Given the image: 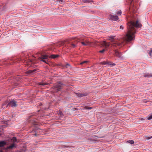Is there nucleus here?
Masks as SVG:
<instances>
[{"label":"nucleus","instance_id":"f257e3e1","mask_svg":"<svg viewBox=\"0 0 152 152\" xmlns=\"http://www.w3.org/2000/svg\"><path fill=\"white\" fill-rule=\"evenodd\" d=\"M128 32L125 37V39L126 41H129L134 39V34L135 33L134 27L137 28L140 27L141 25L139 23L138 21H137L136 23L134 22L131 21L128 23Z\"/></svg>","mask_w":152,"mask_h":152},{"label":"nucleus","instance_id":"f03ea898","mask_svg":"<svg viewBox=\"0 0 152 152\" xmlns=\"http://www.w3.org/2000/svg\"><path fill=\"white\" fill-rule=\"evenodd\" d=\"M99 43L102 45V47H104L105 48L108 47L110 45L109 42H107L105 41L100 42H99Z\"/></svg>","mask_w":152,"mask_h":152},{"label":"nucleus","instance_id":"7ed1b4c3","mask_svg":"<svg viewBox=\"0 0 152 152\" xmlns=\"http://www.w3.org/2000/svg\"><path fill=\"white\" fill-rule=\"evenodd\" d=\"M110 18L111 20L115 21H116L118 19V17L115 15H111L110 16Z\"/></svg>","mask_w":152,"mask_h":152},{"label":"nucleus","instance_id":"20e7f679","mask_svg":"<svg viewBox=\"0 0 152 152\" xmlns=\"http://www.w3.org/2000/svg\"><path fill=\"white\" fill-rule=\"evenodd\" d=\"M115 55L118 57L119 58H122V54L120 53L118 51L115 50Z\"/></svg>","mask_w":152,"mask_h":152},{"label":"nucleus","instance_id":"39448f33","mask_svg":"<svg viewBox=\"0 0 152 152\" xmlns=\"http://www.w3.org/2000/svg\"><path fill=\"white\" fill-rule=\"evenodd\" d=\"M9 105L11 107H15L16 106V102L13 100L11 101L9 103Z\"/></svg>","mask_w":152,"mask_h":152},{"label":"nucleus","instance_id":"423d86ee","mask_svg":"<svg viewBox=\"0 0 152 152\" xmlns=\"http://www.w3.org/2000/svg\"><path fill=\"white\" fill-rule=\"evenodd\" d=\"M81 44L83 45L87 46L90 45L91 43L87 40H85L84 42H82Z\"/></svg>","mask_w":152,"mask_h":152},{"label":"nucleus","instance_id":"0eeeda50","mask_svg":"<svg viewBox=\"0 0 152 152\" xmlns=\"http://www.w3.org/2000/svg\"><path fill=\"white\" fill-rule=\"evenodd\" d=\"M55 88L58 90H60L61 89V86L60 84H58L55 86Z\"/></svg>","mask_w":152,"mask_h":152},{"label":"nucleus","instance_id":"6e6552de","mask_svg":"<svg viewBox=\"0 0 152 152\" xmlns=\"http://www.w3.org/2000/svg\"><path fill=\"white\" fill-rule=\"evenodd\" d=\"M6 142L4 141L0 142V147H2L6 145Z\"/></svg>","mask_w":152,"mask_h":152},{"label":"nucleus","instance_id":"1a4fd4ad","mask_svg":"<svg viewBox=\"0 0 152 152\" xmlns=\"http://www.w3.org/2000/svg\"><path fill=\"white\" fill-rule=\"evenodd\" d=\"M114 39V37L113 36H110L109 37L108 40L110 41L111 42H113V40Z\"/></svg>","mask_w":152,"mask_h":152},{"label":"nucleus","instance_id":"9d476101","mask_svg":"<svg viewBox=\"0 0 152 152\" xmlns=\"http://www.w3.org/2000/svg\"><path fill=\"white\" fill-rule=\"evenodd\" d=\"M145 119L147 120H150L152 119V114L149 115L148 117L146 118Z\"/></svg>","mask_w":152,"mask_h":152},{"label":"nucleus","instance_id":"9b49d317","mask_svg":"<svg viewBox=\"0 0 152 152\" xmlns=\"http://www.w3.org/2000/svg\"><path fill=\"white\" fill-rule=\"evenodd\" d=\"M15 147V145L14 144H13L12 145H10V146L8 147L7 148V149H12L13 148Z\"/></svg>","mask_w":152,"mask_h":152},{"label":"nucleus","instance_id":"f8f14e48","mask_svg":"<svg viewBox=\"0 0 152 152\" xmlns=\"http://www.w3.org/2000/svg\"><path fill=\"white\" fill-rule=\"evenodd\" d=\"M48 57V56L47 55H43L41 58H41L43 59H47Z\"/></svg>","mask_w":152,"mask_h":152},{"label":"nucleus","instance_id":"ddd939ff","mask_svg":"<svg viewBox=\"0 0 152 152\" xmlns=\"http://www.w3.org/2000/svg\"><path fill=\"white\" fill-rule=\"evenodd\" d=\"M145 77H152V74L148 73L145 75Z\"/></svg>","mask_w":152,"mask_h":152},{"label":"nucleus","instance_id":"4468645a","mask_svg":"<svg viewBox=\"0 0 152 152\" xmlns=\"http://www.w3.org/2000/svg\"><path fill=\"white\" fill-rule=\"evenodd\" d=\"M57 56H58L57 55H52L50 56V58H56Z\"/></svg>","mask_w":152,"mask_h":152},{"label":"nucleus","instance_id":"2eb2a0df","mask_svg":"<svg viewBox=\"0 0 152 152\" xmlns=\"http://www.w3.org/2000/svg\"><path fill=\"white\" fill-rule=\"evenodd\" d=\"M127 142L131 144H133L134 143V141L132 140L127 141Z\"/></svg>","mask_w":152,"mask_h":152},{"label":"nucleus","instance_id":"dca6fc26","mask_svg":"<svg viewBox=\"0 0 152 152\" xmlns=\"http://www.w3.org/2000/svg\"><path fill=\"white\" fill-rule=\"evenodd\" d=\"M45 59H42V58H39V60L42 61H43L44 62L46 63H47V61H46L45 60H44Z\"/></svg>","mask_w":152,"mask_h":152},{"label":"nucleus","instance_id":"f3484780","mask_svg":"<svg viewBox=\"0 0 152 152\" xmlns=\"http://www.w3.org/2000/svg\"><path fill=\"white\" fill-rule=\"evenodd\" d=\"M12 140L14 142H15L16 141V139L15 137H14L12 138Z\"/></svg>","mask_w":152,"mask_h":152},{"label":"nucleus","instance_id":"a211bd4d","mask_svg":"<svg viewBox=\"0 0 152 152\" xmlns=\"http://www.w3.org/2000/svg\"><path fill=\"white\" fill-rule=\"evenodd\" d=\"M121 13L122 12H121V11H119L117 12V14L118 15H121Z\"/></svg>","mask_w":152,"mask_h":152},{"label":"nucleus","instance_id":"6ab92c4d","mask_svg":"<svg viewBox=\"0 0 152 152\" xmlns=\"http://www.w3.org/2000/svg\"><path fill=\"white\" fill-rule=\"evenodd\" d=\"M88 62V61H84L82 62L81 63H80V64H82L84 63H87Z\"/></svg>","mask_w":152,"mask_h":152},{"label":"nucleus","instance_id":"aec40b11","mask_svg":"<svg viewBox=\"0 0 152 152\" xmlns=\"http://www.w3.org/2000/svg\"><path fill=\"white\" fill-rule=\"evenodd\" d=\"M78 96L79 97H82L84 96V95L83 94H78Z\"/></svg>","mask_w":152,"mask_h":152},{"label":"nucleus","instance_id":"412c9836","mask_svg":"<svg viewBox=\"0 0 152 152\" xmlns=\"http://www.w3.org/2000/svg\"><path fill=\"white\" fill-rule=\"evenodd\" d=\"M101 64H103V65H105L107 64V63L105 62H102L100 63Z\"/></svg>","mask_w":152,"mask_h":152},{"label":"nucleus","instance_id":"4be33fe9","mask_svg":"<svg viewBox=\"0 0 152 152\" xmlns=\"http://www.w3.org/2000/svg\"><path fill=\"white\" fill-rule=\"evenodd\" d=\"M105 51V49H103L102 50L99 51V52L100 53H103Z\"/></svg>","mask_w":152,"mask_h":152},{"label":"nucleus","instance_id":"5701e85b","mask_svg":"<svg viewBox=\"0 0 152 152\" xmlns=\"http://www.w3.org/2000/svg\"><path fill=\"white\" fill-rule=\"evenodd\" d=\"M149 54H150V55L151 56V55L152 54V49L150 51V52H149Z\"/></svg>","mask_w":152,"mask_h":152},{"label":"nucleus","instance_id":"b1692460","mask_svg":"<svg viewBox=\"0 0 152 152\" xmlns=\"http://www.w3.org/2000/svg\"><path fill=\"white\" fill-rule=\"evenodd\" d=\"M140 120H141V121H142L143 122L144 121L145 119L144 118H140Z\"/></svg>","mask_w":152,"mask_h":152},{"label":"nucleus","instance_id":"393cba45","mask_svg":"<svg viewBox=\"0 0 152 152\" xmlns=\"http://www.w3.org/2000/svg\"><path fill=\"white\" fill-rule=\"evenodd\" d=\"M124 28V27L123 26H120V28L121 29H123Z\"/></svg>","mask_w":152,"mask_h":152},{"label":"nucleus","instance_id":"a878e982","mask_svg":"<svg viewBox=\"0 0 152 152\" xmlns=\"http://www.w3.org/2000/svg\"><path fill=\"white\" fill-rule=\"evenodd\" d=\"M48 84V83H42V84H41L40 85H47Z\"/></svg>","mask_w":152,"mask_h":152},{"label":"nucleus","instance_id":"bb28decb","mask_svg":"<svg viewBox=\"0 0 152 152\" xmlns=\"http://www.w3.org/2000/svg\"><path fill=\"white\" fill-rule=\"evenodd\" d=\"M72 45L73 46V47H75L76 46V45H75L74 44H72Z\"/></svg>","mask_w":152,"mask_h":152},{"label":"nucleus","instance_id":"cd10ccee","mask_svg":"<svg viewBox=\"0 0 152 152\" xmlns=\"http://www.w3.org/2000/svg\"><path fill=\"white\" fill-rule=\"evenodd\" d=\"M86 108L87 109H91L92 108L91 107H87Z\"/></svg>","mask_w":152,"mask_h":152},{"label":"nucleus","instance_id":"c85d7f7f","mask_svg":"<svg viewBox=\"0 0 152 152\" xmlns=\"http://www.w3.org/2000/svg\"><path fill=\"white\" fill-rule=\"evenodd\" d=\"M80 39L79 37V38H77V40L76 41H78V42H79V40H80Z\"/></svg>","mask_w":152,"mask_h":152},{"label":"nucleus","instance_id":"c756f323","mask_svg":"<svg viewBox=\"0 0 152 152\" xmlns=\"http://www.w3.org/2000/svg\"><path fill=\"white\" fill-rule=\"evenodd\" d=\"M60 116H62V113L61 112H60Z\"/></svg>","mask_w":152,"mask_h":152},{"label":"nucleus","instance_id":"7c9ffc66","mask_svg":"<svg viewBox=\"0 0 152 152\" xmlns=\"http://www.w3.org/2000/svg\"><path fill=\"white\" fill-rule=\"evenodd\" d=\"M29 72L30 73V72H31V71H29Z\"/></svg>","mask_w":152,"mask_h":152},{"label":"nucleus","instance_id":"2f4dec72","mask_svg":"<svg viewBox=\"0 0 152 152\" xmlns=\"http://www.w3.org/2000/svg\"><path fill=\"white\" fill-rule=\"evenodd\" d=\"M113 65H115V64H113Z\"/></svg>","mask_w":152,"mask_h":152},{"label":"nucleus","instance_id":"473e14b6","mask_svg":"<svg viewBox=\"0 0 152 152\" xmlns=\"http://www.w3.org/2000/svg\"><path fill=\"white\" fill-rule=\"evenodd\" d=\"M95 44H96L97 45V44H96V42H95Z\"/></svg>","mask_w":152,"mask_h":152},{"label":"nucleus","instance_id":"72a5a7b5","mask_svg":"<svg viewBox=\"0 0 152 152\" xmlns=\"http://www.w3.org/2000/svg\"><path fill=\"white\" fill-rule=\"evenodd\" d=\"M67 65H69V64H67Z\"/></svg>","mask_w":152,"mask_h":152}]
</instances>
